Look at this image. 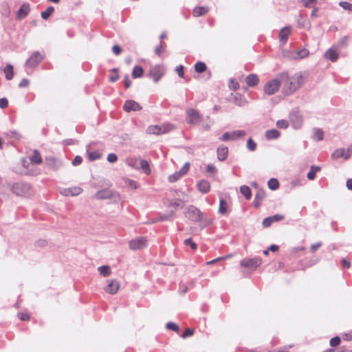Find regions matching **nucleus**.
I'll list each match as a JSON object with an SVG mask.
<instances>
[{
    "label": "nucleus",
    "instance_id": "58",
    "mask_svg": "<svg viewBox=\"0 0 352 352\" xmlns=\"http://www.w3.org/2000/svg\"><path fill=\"white\" fill-rule=\"evenodd\" d=\"M82 157L79 155H77L74 157V159L72 162V164L74 166H78V165L82 163Z\"/></svg>",
    "mask_w": 352,
    "mask_h": 352
},
{
    "label": "nucleus",
    "instance_id": "23",
    "mask_svg": "<svg viewBox=\"0 0 352 352\" xmlns=\"http://www.w3.org/2000/svg\"><path fill=\"white\" fill-rule=\"evenodd\" d=\"M217 158L219 161L225 160L228 155V148L225 146H221L217 148Z\"/></svg>",
    "mask_w": 352,
    "mask_h": 352
},
{
    "label": "nucleus",
    "instance_id": "12",
    "mask_svg": "<svg viewBox=\"0 0 352 352\" xmlns=\"http://www.w3.org/2000/svg\"><path fill=\"white\" fill-rule=\"evenodd\" d=\"M120 289V283L116 279H109L107 280V285L104 290L109 294H116Z\"/></svg>",
    "mask_w": 352,
    "mask_h": 352
},
{
    "label": "nucleus",
    "instance_id": "45",
    "mask_svg": "<svg viewBox=\"0 0 352 352\" xmlns=\"http://www.w3.org/2000/svg\"><path fill=\"white\" fill-rule=\"evenodd\" d=\"M101 154L97 151L91 152L88 154V158L90 160H96L100 158Z\"/></svg>",
    "mask_w": 352,
    "mask_h": 352
},
{
    "label": "nucleus",
    "instance_id": "5",
    "mask_svg": "<svg viewBox=\"0 0 352 352\" xmlns=\"http://www.w3.org/2000/svg\"><path fill=\"white\" fill-rule=\"evenodd\" d=\"M12 191L18 196H26L30 194V186L24 183H16L12 186Z\"/></svg>",
    "mask_w": 352,
    "mask_h": 352
},
{
    "label": "nucleus",
    "instance_id": "63",
    "mask_svg": "<svg viewBox=\"0 0 352 352\" xmlns=\"http://www.w3.org/2000/svg\"><path fill=\"white\" fill-rule=\"evenodd\" d=\"M342 338L344 340L350 341L352 340V331L349 333H346L342 335Z\"/></svg>",
    "mask_w": 352,
    "mask_h": 352
},
{
    "label": "nucleus",
    "instance_id": "19",
    "mask_svg": "<svg viewBox=\"0 0 352 352\" xmlns=\"http://www.w3.org/2000/svg\"><path fill=\"white\" fill-rule=\"evenodd\" d=\"M30 12V5L23 3L16 12V19L21 20L26 17Z\"/></svg>",
    "mask_w": 352,
    "mask_h": 352
},
{
    "label": "nucleus",
    "instance_id": "31",
    "mask_svg": "<svg viewBox=\"0 0 352 352\" xmlns=\"http://www.w3.org/2000/svg\"><path fill=\"white\" fill-rule=\"evenodd\" d=\"M240 192L244 195L246 199H250L252 197L251 189L247 186H242L240 188Z\"/></svg>",
    "mask_w": 352,
    "mask_h": 352
},
{
    "label": "nucleus",
    "instance_id": "38",
    "mask_svg": "<svg viewBox=\"0 0 352 352\" xmlns=\"http://www.w3.org/2000/svg\"><path fill=\"white\" fill-rule=\"evenodd\" d=\"M54 12V8L50 6L45 11L41 12V16L43 19L47 20Z\"/></svg>",
    "mask_w": 352,
    "mask_h": 352
},
{
    "label": "nucleus",
    "instance_id": "33",
    "mask_svg": "<svg viewBox=\"0 0 352 352\" xmlns=\"http://www.w3.org/2000/svg\"><path fill=\"white\" fill-rule=\"evenodd\" d=\"M207 69V66L205 63L204 62H197L195 65V70L198 74H201L204 72H206Z\"/></svg>",
    "mask_w": 352,
    "mask_h": 352
},
{
    "label": "nucleus",
    "instance_id": "1",
    "mask_svg": "<svg viewBox=\"0 0 352 352\" xmlns=\"http://www.w3.org/2000/svg\"><path fill=\"white\" fill-rule=\"evenodd\" d=\"M307 75L305 72L296 73L291 78L285 80L287 85L285 87V92L287 94H291L296 91L306 80Z\"/></svg>",
    "mask_w": 352,
    "mask_h": 352
},
{
    "label": "nucleus",
    "instance_id": "59",
    "mask_svg": "<svg viewBox=\"0 0 352 352\" xmlns=\"http://www.w3.org/2000/svg\"><path fill=\"white\" fill-rule=\"evenodd\" d=\"M112 51L116 55H119L122 52V49L118 45H114L112 47Z\"/></svg>",
    "mask_w": 352,
    "mask_h": 352
},
{
    "label": "nucleus",
    "instance_id": "18",
    "mask_svg": "<svg viewBox=\"0 0 352 352\" xmlns=\"http://www.w3.org/2000/svg\"><path fill=\"white\" fill-rule=\"evenodd\" d=\"M113 197V192L109 188L99 190L94 195V198L96 199H111Z\"/></svg>",
    "mask_w": 352,
    "mask_h": 352
},
{
    "label": "nucleus",
    "instance_id": "40",
    "mask_svg": "<svg viewBox=\"0 0 352 352\" xmlns=\"http://www.w3.org/2000/svg\"><path fill=\"white\" fill-rule=\"evenodd\" d=\"M228 87L232 91H236L239 89V82L234 78H232L229 80V85Z\"/></svg>",
    "mask_w": 352,
    "mask_h": 352
},
{
    "label": "nucleus",
    "instance_id": "13",
    "mask_svg": "<svg viewBox=\"0 0 352 352\" xmlns=\"http://www.w3.org/2000/svg\"><path fill=\"white\" fill-rule=\"evenodd\" d=\"M262 260L259 257H255L252 258H245L241 261V265L242 267L249 269H256L261 265Z\"/></svg>",
    "mask_w": 352,
    "mask_h": 352
},
{
    "label": "nucleus",
    "instance_id": "25",
    "mask_svg": "<svg viewBox=\"0 0 352 352\" xmlns=\"http://www.w3.org/2000/svg\"><path fill=\"white\" fill-rule=\"evenodd\" d=\"M209 11V8L206 6H199L194 8L192 15L195 17L201 16L206 14Z\"/></svg>",
    "mask_w": 352,
    "mask_h": 352
},
{
    "label": "nucleus",
    "instance_id": "64",
    "mask_svg": "<svg viewBox=\"0 0 352 352\" xmlns=\"http://www.w3.org/2000/svg\"><path fill=\"white\" fill-rule=\"evenodd\" d=\"M29 85V80L26 78H23L19 83L20 87H26Z\"/></svg>",
    "mask_w": 352,
    "mask_h": 352
},
{
    "label": "nucleus",
    "instance_id": "62",
    "mask_svg": "<svg viewBox=\"0 0 352 352\" xmlns=\"http://www.w3.org/2000/svg\"><path fill=\"white\" fill-rule=\"evenodd\" d=\"M126 183L127 185L133 189H136L138 188V184L135 181L128 180Z\"/></svg>",
    "mask_w": 352,
    "mask_h": 352
},
{
    "label": "nucleus",
    "instance_id": "2",
    "mask_svg": "<svg viewBox=\"0 0 352 352\" xmlns=\"http://www.w3.org/2000/svg\"><path fill=\"white\" fill-rule=\"evenodd\" d=\"M287 78V74L281 73L276 78L269 80L263 87L265 93L267 95L274 94L279 89L281 82H285Z\"/></svg>",
    "mask_w": 352,
    "mask_h": 352
},
{
    "label": "nucleus",
    "instance_id": "17",
    "mask_svg": "<svg viewBox=\"0 0 352 352\" xmlns=\"http://www.w3.org/2000/svg\"><path fill=\"white\" fill-rule=\"evenodd\" d=\"M82 192V189L78 186H72L67 188H64L60 191V193L65 196H76Z\"/></svg>",
    "mask_w": 352,
    "mask_h": 352
},
{
    "label": "nucleus",
    "instance_id": "30",
    "mask_svg": "<svg viewBox=\"0 0 352 352\" xmlns=\"http://www.w3.org/2000/svg\"><path fill=\"white\" fill-rule=\"evenodd\" d=\"M144 69L140 66H135L132 71V76L133 78H141L143 76Z\"/></svg>",
    "mask_w": 352,
    "mask_h": 352
},
{
    "label": "nucleus",
    "instance_id": "7",
    "mask_svg": "<svg viewBox=\"0 0 352 352\" xmlns=\"http://www.w3.org/2000/svg\"><path fill=\"white\" fill-rule=\"evenodd\" d=\"M187 219L192 221L197 222L202 219V213L195 207H189L185 212Z\"/></svg>",
    "mask_w": 352,
    "mask_h": 352
},
{
    "label": "nucleus",
    "instance_id": "61",
    "mask_svg": "<svg viewBox=\"0 0 352 352\" xmlns=\"http://www.w3.org/2000/svg\"><path fill=\"white\" fill-rule=\"evenodd\" d=\"M207 172L209 173H217V168L212 164H208L207 166Z\"/></svg>",
    "mask_w": 352,
    "mask_h": 352
},
{
    "label": "nucleus",
    "instance_id": "16",
    "mask_svg": "<svg viewBox=\"0 0 352 352\" xmlns=\"http://www.w3.org/2000/svg\"><path fill=\"white\" fill-rule=\"evenodd\" d=\"M350 151L352 152V146L348 148V151L346 153L344 148H338L333 152V153L331 154V157L335 160L338 159L342 157H344L345 159H347L349 157V156L351 155L349 153Z\"/></svg>",
    "mask_w": 352,
    "mask_h": 352
},
{
    "label": "nucleus",
    "instance_id": "11",
    "mask_svg": "<svg viewBox=\"0 0 352 352\" xmlns=\"http://www.w3.org/2000/svg\"><path fill=\"white\" fill-rule=\"evenodd\" d=\"M190 163L186 162L183 166V167L175 173H174L173 175H169L168 177V181L170 182H175L179 179L182 177L187 174V173L189 171L190 169Z\"/></svg>",
    "mask_w": 352,
    "mask_h": 352
},
{
    "label": "nucleus",
    "instance_id": "44",
    "mask_svg": "<svg viewBox=\"0 0 352 352\" xmlns=\"http://www.w3.org/2000/svg\"><path fill=\"white\" fill-rule=\"evenodd\" d=\"M166 327L168 329L174 331L175 332H179V326L174 322H168L166 324Z\"/></svg>",
    "mask_w": 352,
    "mask_h": 352
},
{
    "label": "nucleus",
    "instance_id": "10",
    "mask_svg": "<svg viewBox=\"0 0 352 352\" xmlns=\"http://www.w3.org/2000/svg\"><path fill=\"white\" fill-rule=\"evenodd\" d=\"M147 239L144 236H140L129 241V248L133 250H137L146 247Z\"/></svg>",
    "mask_w": 352,
    "mask_h": 352
},
{
    "label": "nucleus",
    "instance_id": "3",
    "mask_svg": "<svg viewBox=\"0 0 352 352\" xmlns=\"http://www.w3.org/2000/svg\"><path fill=\"white\" fill-rule=\"evenodd\" d=\"M174 126L171 124L161 125H150L146 129V133L150 135H162L171 131Z\"/></svg>",
    "mask_w": 352,
    "mask_h": 352
},
{
    "label": "nucleus",
    "instance_id": "28",
    "mask_svg": "<svg viewBox=\"0 0 352 352\" xmlns=\"http://www.w3.org/2000/svg\"><path fill=\"white\" fill-rule=\"evenodd\" d=\"M3 73L5 74L6 78L8 80H10L13 78L14 76V71L13 67L11 65H8L3 69Z\"/></svg>",
    "mask_w": 352,
    "mask_h": 352
},
{
    "label": "nucleus",
    "instance_id": "8",
    "mask_svg": "<svg viewBox=\"0 0 352 352\" xmlns=\"http://www.w3.org/2000/svg\"><path fill=\"white\" fill-rule=\"evenodd\" d=\"M246 134V131L243 130L234 131L232 133L226 132L220 138V140L225 142L229 140H236L245 136Z\"/></svg>",
    "mask_w": 352,
    "mask_h": 352
},
{
    "label": "nucleus",
    "instance_id": "42",
    "mask_svg": "<svg viewBox=\"0 0 352 352\" xmlns=\"http://www.w3.org/2000/svg\"><path fill=\"white\" fill-rule=\"evenodd\" d=\"M314 139L318 141L322 140L324 137V133L321 129H316L314 131Z\"/></svg>",
    "mask_w": 352,
    "mask_h": 352
},
{
    "label": "nucleus",
    "instance_id": "47",
    "mask_svg": "<svg viewBox=\"0 0 352 352\" xmlns=\"http://www.w3.org/2000/svg\"><path fill=\"white\" fill-rule=\"evenodd\" d=\"M165 50V45L160 44L155 47V52L157 56H161Z\"/></svg>",
    "mask_w": 352,
    "mask_h": 352
},
{
    "label": "nucleus",
    "instance_id": "21",
    "mask_svg": "<svg viewBox=\"0 0 352 352\" xmlns=\"http://www.w3.org/2000/svg\"><path fill=\"white\" fill-rule=\"evenodd\" d=\"M324 57L332 62H336L338 58V52L337 49L335 47L330 48L326 52Z\"/></svg>",
    "mask_w": 352,
    "mask_h": 352
},
{
    "label": "nucleus",
    "instance_id": "60",
    "mask_svg": "<svg viewBox=\"0 0 352 352\" xmlns=\"http://www.w3.org/2000/svg\"><path fill=\"white\" fill-rule=\"evenodd\" d=\"M124 85L126 89H128L131 85V81L128 76H126L124 78Z\"/></svg>",
    "mask_w": 352,
    "mask_h": 352
},
{
    "label": "nucleus",
    "instance_id": "24",
    "mask_svg": "<svg viewBox=\"0 0 352 352\" xmlns=\"http://www.w3.org/2000/svg\"><path fill=\"white\" fill-rule=\"evenodd\" d=\"M197 188L201 192L207 193L210 191V184L208 181L202 179L197 184Z\"/></svg>",
    "mask_w": 352,
    "mask_h": 352
},
{
    "label": "nucleus",
    "instance_id": "32",
    "mask_svg": "<svg viewBox=\"0 0 352 352\" xmlns=\"http://www.w3.org/2000/svg\"><path fill=\"white\" fill-rule=\"evenodd\" d=\"M309 51L307 49H302L300 50L297 51L295 53V55L293 56L294 59H301L307 57L309 55Z\"/></svg>",
    "mask_w": 352,
    "mask_h": 352
},
{
    "label": "nucleus",
    "instance_id": "55",
    "mask_svg": "<svg viewBox=\"0 0 352 352\" xmlns=\"http://www.w3.org/2000/svg\"><path fill=\"white\" fill-rule=\"evenodd\" d=\"M118 160V157L116 154L114 153H110L107 156V160L111 162V163H113V162H116Z\"/></svg>",
    "mask_w": 352,
    "mask_h": 352
},
{
    "label": "nucleus",
    "instance_id": "43",
    "mask_svg": "<svg viewBox=\"0 0 352 352\" xmlns=\"http://www.w3.org/2000/svg\"><path fill=\"white\" fill-rule=\"evenodd\" d=\"M119 78V75L118 74V70L117 69H113L111 71V75L109 76V80L112 82H116V80H118Z\"/></svg>",
    "mask_w": 352,
    "mask_h": 352
},
{
    "label": "nucleus",
    "instance_id": "39",
    "mask_svg": "<svg viewBox=\"0 0 352 352\" xmlns=\"http://www.w3.org/2000/svg\"><path fill=\"white\" fill-rule=\"evenodd\" d=\"M140 166L146 174L149 175L151 173V168L146 160H142L140 161Z\"/></svg>",
    "mask_w": 352,
    "mask_h": 352
},
{
    "label": "nucleus",
    "instance_id": "35",
    "mask_svg": "<svg viewBox=\"0 0 352 352\" xmlns=\"http://www.w3.org/2000/svg\"><path fill=\"white\" fill-rule=\"evenodd\" d=\"M98 271L104 277L109 276L111 274V269L108 265H102L98 267Z\"/></svg>",
    "mask_w": 352,
    "mask_h": 352
},
{
    "label": "nucleus",
    "instance_id": "9",
    "mask_svg": "<svg viewBox=\"0 0 352 352\" xmlns=\"http://www.w3.org/2000/svg\"><path fill=\"white\" fill-rule=\"evenodd\" d=\"M164 68L162 66L155 65L150 69L148 75L155 82H157L164 76Z\"/></svg>",
    "mask_w": 352,
    "mask_h": 352
},
{
    "label": "nucleus",
    "instance_id": "27",
    "mask_svg": "<svg viewBox=\"0 0 352 352\" xmlns=\"http://www.w3.org/2000/svg\"><path fill=\"white\" fill-rule=\"evenodd\" d=\"M30 160L31 163L34 164H41L42 157H41L40 153L38 151L34 150L33 151L32 156L30 158Z\"/></svg>",
    "mask_w": 352,
    "mask_h": 352
},
{
    "label": "nucleus",
    "instance_id": "46",
    "mask_svg": "<svg viewBox=\"0 0 352 352\" xmlns=\"http://www.w3.org/2000/svg\"><path fill=\"white\" fill-rule=\"evenodd\" d=\"M18 317L21 320L23 321H28L30 320V316L28 313L26 312H21L18 314Z\"/></svg>",
    "mask_w": 352,
    "mask_h": 352
},
{
    "label": "nucleus",
    "instance_id": "15",
    "mask_svg": "<svg viewBox=\"0 0 352 352\" xmlns=\"http://www.w3.org/2000/svg\"><path fill=\"white\" fill-rule=\"evenodd\" d=\"M123 109L126 112H130L131 111H140L142 109V107L135 100H128L124 102Z\"/></svg>",
    "mask_w": 352,
    "mask_h": 352
},
{
    "label": "nucleus",
    "instance_id": "14",
    "mask_svg": "<svg viewBox=\"0 0 352 352\" xmlns=\"http://www.w3.org/2000/svg\"><path fill=\"white\" fill-rule=\"evenodd\" d=\"M284 219L283 214H276L271 217L265 218L263 220L262 224L264 228L270 227L273 223L278 222Z\"/></svg>",
    "mask_w": 352,
    "mask_h": 352
},
{
    "label": "nucleus",
    "instance_id": "41",
    "mask_svg": "<svg viewBox=\"0 0 352 352\" xmlns=\"http://www.w3.org/2000/svg\"><path fill=\"white\" fill-rule=\"evenodd\" d=\"M256 143L254 141L252 138H250L247 142V148L251 151H254L256 148Z\"/></svg>",
    "mask_w": 352,
    "mask_h": 352
},
{
    "label": "nucleus",
    "instance_id": "22",
    "mask_svg": "<svg viewBox=\"0 0 352 352\" xmlns=\"http://www.w3.org/2000/svg\"><path fill=\"white\" fill-rule=\"evenodd\" d=\"M245 80L248 87H255L259 82V78L256 74H251L246 77Z\"/></svg>",
    "mask_w": 352,
    "mask_h": 352
},
{
    "label": "nucleus",
    "instance_id": "26",
    "mask_svg": "<svg viewBox=\"0 0 352 352\" xmlns=\"http://www.w3.org/2000/svg\"><path fill=\"white\" fill-rule=\"evenodd\" d=\"M290 120L292 121V124L294 126L295 128L299 127L302 122V117L297 113H293L292 114H291Z\"/></svg>",
    "mask_w": 352,
    "mask_h": 352
},
{
    "label": "nucleus",
    "instance_id": "56",
    "mask_svg": "<svg viewBox=\"0 0 352 352\" xmlns=\"http://www.w3.org/2000/svg\"><path fill=\"white\" fill-rule=\"evenodd\" d=\"M8 105V101L6 98H0V107L1 109H5Z\"/></svg>",
    "mask_w": 352,
    "mask_h": 352
},
{
    "label": "nucleus",
    "instance_id": "51",
    "mask_svg": "<svg viewBox=\"0 0 352 352\" xmlns=\"http://www.w3.org/2000/svg\"><path fill=\"white\" fill-rule=\"evenodd\" d=\"M194 334V329H190V328H187L185 329L184 332L183 333V334L182 335V337L183 338H186L189 336H191Z\"/></svg>",
    "mask_w": 352,
    "mask_h": 352
},
{
    "label": "nucleus",
    "instance_id": "48",
    "mask_svg": "<svg viewBox=\"0 0 352 352\" xmlns=\"http://www.w3.org/2000/svg\"><path fill=\"white\" fill-rule=\"evenodd\" d=\"M276 126L280 129H287L289 124L287 120H280L277 121Z\"/></svg>",
    "mask_w": 352,
    "mask_h": 352
},
{
    "label": "nucleus",
    "instance_id": "36",
    "mask_svg": "<svg viewBox=\"0 0 352 352\" xmlns=\"http://www.w3.org/2000/svg\"><path fill=\"white\" fill-rule=\"evenodd\" d=\"M268 187L272 190H276L279 187V182L278 179L272 178L268 181L267 183Z\"/></svg>",
    "mask_w": 352,
    "mask_h": 352
},
{
    "label": "nucleus",
    "instance_id": "29",
    "mask_svg": "<svg viewBox=\"0 0 352 352\" xmlns=\"http://www.w3.org/2000/svg\"><path fill=\"white\" fill-rule=\"evenodd\" d=\"M280 136V132L276 129H270L265 132V138L268 140L276 139Z\"/></svg>",
    "mask_w": 352,
    "mask_h": 352
},
{
    "label": "nucleus",
    "instance_id": "57",
    "mask_svg": "<svg viewBox=\"0 0 352 352\" xmlns=\"http://www.w3.org/2000/svg\"><path fill=\"white\" fill-rule=\"evenodd\" d=\"M176 72L179 77L184 78V67L182 65H179L176 68Z\"/></svg>",
    "mask_w": 352,
    "mask_h": 352
},
{
    "label": "nucleus",
    "instance_id": "54",
    "mask_svg": "<svg viewBox=\"0 0 352 352\" xmlns=\"http://www.w3.org/2000/svg\"><path fill=\"white\" fill-rule=\"evenodd\" d=\"M265 197V192L263 190H258L255 195V198L260 201H262Z\"/></svg>",
    "mask_w": 352,
    "mask_h": 352
},
{
    "label": "nucleus",
    "instance_id": "53",
    "mask_svg": "<svg viewBox=\"0 0 352 352\" xmlns=\"http://www.w3.org/2000/svg\"><path fill=\"white\" fill-rule=\"evenodd\" d=\"M317 0H302L303 6L306 8L311 7L312 5L316 3Z\"/></svg>",
    "mask_w": 352,
    "mask_h": 352
},
{
    "label": "nucleus",
    "instance_id": "6",
    "mask_svg": "<svg viewBox=\"0 0 352 352\" xmlns=\"http://www.w3.org/2000/svg\"><path fill=\"white\" fill-rule=\"evenodd\" d=\"M44 58V54L39 52H33L26 60L25 65L30 68L36 67Z\"/></svg>",
    "mask_w": 352,
    "mask_h": 352
},
{
    "label": "nucleus",
    "instance_id": "4",
    "mask_svg": "<svg viewBox=\"0 0 352 352\" xmlns=\"http://www.w3.org/2000/svg\"><path fill=\"white\" fill-rule=\"evenodd\" d=\"M203 120L201 115L195 109L186 110V122L189 124H199Z\"/></svg>",
    "mask_w": 352,
    "mask_h": 352
},
{
    "label": "nucleus",
    "instance_id": "52",
    "mask_svg": "<svg viewBox=\"0 0 352 352\" xmlns=\"http://www.w3.org/2000/svg\"><path fill=\"white\" fill-rule=\"evenodd\" d=\"M340 343V338L338 336L334 337L330 340V345L331 346H336Z\"/></svg>",
    "mask_w": 352,
    "mask_h": 352
},
{
    "label": "nucleus",
    "instance_id": "49",
    "mask_svg": "<svg viewBox=\"0 0 352 352\" xmlns=\"http://www.w3.org/2000/svg\"><path fill=\"white\" fill-rule=\"evenodd\" d=\"M339 5L344 10H348L352 12V4L347 1H340Z\"/></svg>",
    "mask_w": 352,
    "mask_h": 352
},
{
    "label": "nucleus",
    "instance_id": "37",
    "mask_svg": "<svg viewBox=\"0 0 352 352\" xmlns=\"http://www.w3.org/2000/svg\"><path fill=\"white\" fill-rule=\"evenodd\" d=\"M228 210V204L224 199H220L219 212L221 214H226Z\"/></svg>",
    "mask_w": 352,
    "mask_h": 352
},
{
    "label": "nucleus",
    "instance_id": "50",
    "mask_svg": "<svg viewBox=\"0 0 352 352\" xmlns=\"http://www.w3.org/2000/svg\"><path fill=\"white\" fill-rule=\"evenodd\" d=\"M184 244L186 245H190L192 250H196L197 248V244L194 243L191 238H188L184 241Z\"/></svg>",
    "mask_w": 352,
    "mask_h": 352
},
{
    "label": "nucleus",
    "instance_id": "20",
    "mask_svg": "<svg viewBox=\"0 0 352 352\" xmlns=\"http://www.w3.org/2000/svg\"><path fill=\"white\" fill-rule=\"evenodd\" d=\"M291 28L289 26L285 27L280 30L279 40L282 43H286L289 35L291 34Z\"/></svg>",
    "mask_w": 352,
    "mask_h": 352
},
{
    "label": "nucleus",
    "instance_id": "34",
    "mask_svg": "<svg viewBox=\"0 0 352 352\" xmlns=\"http://www.w3.org/2000/svg\"><path fill=\"white\" fill-rule=\"evenodd\" d=\"M320 170V167L312 166H311V169L307 173V178L309 180H313L316 177V174L318 171Z\"/></svg>",
    "mask_w": 352,
    "mask_h": 352
}]
</instances>
